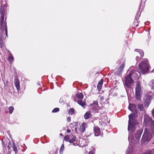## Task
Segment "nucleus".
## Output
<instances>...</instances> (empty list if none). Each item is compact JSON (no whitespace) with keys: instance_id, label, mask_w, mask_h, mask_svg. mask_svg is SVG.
Instances as JSON below:
<instances>
[{"instance_id":"obj_35","label":"nucleus","mask_w":154,"mask_h":154,"mask_svg":"<svg viewBox=\"0 0 154 154\" xmlns=\"http://www.w3.org/2000/svg\"><path fill=\"white\" fill-rule=\"evenodd\" d=\"M151 88L152 89L154 90V80L152 81Z\"/></svg>"},{"instance_id":"obj_42","label":"nucleus","mask_w":154,"mask_h":154,"mask_svg":"<svg viewBox=\"0 0 154 154\" xmlns=\"http://www.w3.org/2000/svg\"><path fill=\"white\" fill-rule=\"evenodd\" d=\"M138 58H139V57H137L136 58V60H137L138 59Z\"/></svg>"},{"instance_id":"obj_10","label":"nucleus","mask_w":154,"mask_h":154,"mask_svg":"<svg viewBox=\"0 0 154 154\" xmlns=\"http://www.w3.org/2000/svg\"><path fill=\"white\" fill-rule=\"evenodd\" d=\"M94 131L95 136H98L100 134L101 131L100 129L97 126H95L94 128Z\"/></svg>"},{"instance_id":"obj_12","label":"nucleus","mask_w":154,"mask_h":154,"mask_svg":"<svg viewBox=\"0 0 154 154\" xmlns=\"http://www.w3.org/2000/svg\"><path fill=\"white\" fill-rule=\"evenodd\" d=\"M5 47V42H4L3 36L2 35H0V48H2Z\"/></svg>"},{"instance_id":"obj_30","label":"nucleus","mask_w":154,"mask_h":154,"mask_svg":"<svg viewBox=\"0 0 154 154\" xmlns=\"http://www.w3.org/2000/svg\"><path fill=\"white\" fill-rule=\"evenodd\" d=\"M64 144H62L61 146L60 150V152H63V150H64Z\"/></svg>"},{"instance_id":"obj_2","label":"nucleus","mask_w":154,"mask_h":154,"mask_svg":"<svg viewBox=\"0 0 154 154\" xmlns=\"http://www.w3.org/2000/svg\"><path fill=\"white\" fill-rule=\"evenodd\" d=\"M139 70L143 74H145L148 72L149 66L148 65V60L145 59L139 64Z\"/></svg>"},{"instance_id":"obj_37","label":"nucleus","mask_w":154,"mask_h":154,"mask_svg":"<svg viewBox=\"0 0 154 154\" xmlns=\"http://www.w3.org/2000/svg\"><path fill=\"white\" fill-rule=\"evenodd\" d=\"M99 97H100V100L101 101H102L103 100L104 97L103 96H101L100 95Z\"/></svg>"},{"instance_id":"obj_7","label":"nucleus","mask_w":154,"mask_h":154,"mask_svg":"<svg viewBox=\"0 0 154 154\" xmlns=\"http://www.w3.org/2000/svg\"><path fill=\"white\" fill-rule=\"evenodd\" d=\"M128 108L129 109L131 112L135 114L137 113V111L136 109V105L135 104H129Z\"/></svg>"},{"instance_id":"obj_26","label":"nucleus","mask_w":154,"mask_h":154,"mask_svg":"<svg viewBox=\"0 0 154 154\" xmlns=\"http://www.w3.org/2000/svg\"><path fill=\"white\" fill-rule=\"evenodd\" d=\"M14 108L13 106H10L8 108V110L9 113L10 114H12L14 110Z\"/></svg>"},{"instance_id":"obj_11","label":"nucleus","mask_w":154,"mask_h":154,"mask_svg":"<svg viewBox=\"0 0 154 154\" xmlns=\"http://www.w3.org/2000/svg\"><path fill=\"white\" fill-rule=\"evenodd\" d=\"M14 84L17 90L19 91L20 89V82L17 78H15L14 79Z\"/></svg>"},{"instance_id":"obj_28","label":"nucleus","mask_w":154,"mask_h":154,"mask_svg":"<svg viewBox=\"0 0 154 154\" xmlns=\"http://www.w3.org/2000/svg\"><path fill=\"white\" fill-rule=\"evenodd\" d=\"M151 150L148 149L146 151L143 152L142 154H152Z\"/></svg>"},{"instance_id":"obj_33","label":"nucleus","mask_w":154,"mask_h":154,"mask_svg":"<svg viewBox=\"0 0 154 154\" xmlns=\"http://www.w3.org/2000/svg\"><path fill=\"white\" fill-rule=\"evenodd\" d=\"M8 82L7 80H6V82H4V85H5V87H8Z\"/></svg>"},{"instance_id":"obj_13","label":"nucleus","mask_w":154,"mask_h":154,"mask_svg":"<svg viewBox=\"0 0 154 154\" xmlns=\"http://www.w3.org/2000/svg\"><path fill=\"white\" fill-rule=\"evenodd\" d=\"M152 97L150 96H148L147 98L145 100L144 102L145 105L148 106L150 103L151 100L152 99Z\"/></svg>"},{"instance_id":"obj_41","label":"nucleus","mask_w":154,"mask_h":154,"mask_svg":"<svg viewBox=\"0 0 154 154\" xmlns=\"http://www.w3.org/2000/svg\"><path fill=\"white\" fill-rule=\"evenodd\" d=\"M60 135L61 136H63V135L62 133H60Z\"/></svg>"},{"instance_id":"obj_25","label":"nucleus","mask_w":154,"mask_h":154,"mask_svg":"<svg viewBox=\"0 0 154 154\" xmlns=\"http://www.w3.org/2000/svg\"><path fill=\"white\" fill-rule=\"evenodd\" d=\"M128 123H129V125H130L129 123L136 125L137 124V121L135 119H134L132 120H129L128 121Z\"/></svg>"},{"instance_id":"obj_16","label":"nucleus","mask_w":154,"mask_h":154,"mask_svg":"<svg viewBox=\"0 0 154 154\" xmlns=\"http://www.w3.org/2000/svg\"><path fill=\"white\" fill-rule=\"evenodd\" d=\"M8 60L10 64H12L14 60V57L11 53H10L9 54Z\"/></svg>"},{"instance_id":"obj_5","label":"nucleus","mask_w":154,"mask_h":154,"mask_svg":"<svg viewBox=\"0 0 154 154\" xmlns=\"http://www.w3.org/2000/svg\"><path fill=\"white\" fill-rule=\"evenodd\" d=\"M132 74V72H130L129 75H126L125 77V85L128 88H130L131 84L134 82V81L131 77V75Z\"/></svg>"},{"instance_id":"obj_9","label":"nucleus","mask_w":154,"mask_h":154,"mask_svg":"<svg viewBox=\"0 0 154 154\" xmlns=\"http://www.w3.org/2000/svg\"><path fill=\"white\" fill-rule=\"evenodd\" d=\"M84 97V95L82 93H78L76 94L74 97L75 101L81 99H82Z\"/></svg>"},{"instance_id":"obj_6","label":"nucleus","mask_w":154,"mask_h":154,"mask_svg":"<svg viewBox=\"0 0 154 154\" xmlns=\"http://www.w3.org/2000/svg\"><path fill=\"white\" fill-rule=\"evenodd\" d=\"M75 136L72 135L70 137L69 135H66L64 137V140L66 141H68L70 143H73L75 140Z\"/></svg>"},{"instance_id":"obj_32","label":"nucleus","mask_w":154,"mask_h":154,"mask_svg":"<svg viewBox=\"0 0 154 154\" xmlns=\"http://www.w3.org/2000/svg\"><path fill=\"white\" fill-rule=\"evenodd\" d=\"M8 146L7 147L8 148V149L9 150L11 149V141H9L8 143Z\"/></svg>"},{"instance_id":"obj_23","label":"nucleus","mask_w":154,"mask_h":154,"mask_svg":"<svg viewBox=\"0 0 154 154\" xmlns=\"http://www.w3.org/2000/svg\"><path fill=\"white\" fill-rule=\"evenodd\" d=\"M13 150L15 152V154H17V153H18V150L14 142L13 143Z\"/></svg>"},{"instance_id":"obj_34","label":"nucleus","mask_w":154,"mask_h":154,"mask_svg":"<svg viewBox=\"0 0 154 154\" xmlns=\"http://www.w3.org/2000/svg\"><path fill=\"white\" fill-rule=\"evenodd\" d=\"M2 147L3 148H5L6 147V145H5L4 141L2 140Z\"/></svg>"},{"instance_id":"obj_43","label":"nucleus","mask_w":154,"mask_h":154,"mask_svg":"<svg viewBox=\"0 0 154 154\" xmlns=\"http://www.w3.org/2000/svg\"><path fill=\"white\" fill-rule=\"evenodd\" d=\"M76 129H77V128H75V130H76Z\"/></svg>"},{"instance_id":"obj_36","label":"nucleus","mask_w":154,"mask_h":154,"mask_svg":"<svg viewBox=\"0 0 154 154\" xmlns=\"http://www.w3.org/2000/svg\"><path fill=\"white\" fill-rule=\"evenodd\" d=\"M66 121L68 122H70L71 121V117H67L66 118Z\"/></svg>"},{"instance_id":"obj_29","label":"nucleus","mask_w":154,"mask_h":154,"mask_svg":"<svg viewBox=\"0 0 154 154\" xmlns=\"http://www.w3.org/2000/svg\"><path fill=\"white\" fill-rule=\"evenodd\" d=\"M94 105H96L97 106H99L98 102L97 100L94 101L92 104H90V106H92Z\"/></svg>"},{"instance_id":"obj_31","label":"nucleus","mask_w":154,"mask_h":154,"mask_svg":"<svg viewBox=\"0 0 154 154\" xmlns=\"http://www.w3.org/2000/svg\"><path fill=\"white\" fill-rule=\"evenodd\" d=\"M60 109L58 108H54L52 111V112H56L59 111Z\"/></svg>"},{"instance_id":"obj_17","label":"nucleus","mask_w":154,"mask_h":154,"mask_svg":"<svg viewBox=\"0 0 154 154\" xmlns=\"http://www.w3.org/2000/svg\"><path fill=\"white\" fill-rule=\"evenodd\" d=\"M103 83V79H101L97 84V89L99 91H100L102 88Z\"/></svg>"},{"instance_id":"obj_8","label":"nucleus","mask_w":154,"mask_h":154,"mask_svg":"<svg viewBox=\"0 0 154 154\" xmlns=\"http://www.w3.org/2000/svg\"><path fill=\"white\" fill-rule=\"evenodd\" d=\"M125 66V63L124 62V63H122V65L120 66L117 69V70L115 72L116 74L118 75H120L121 73L123 72Z\"/></svg>"},{"instance_id":"obj_15","label":"nucleus","mask_w":154,"mask_h":154,"mask_svg":"<svg viewBox=\"0 0 154 154\" xmlns=\"http://www.w3.org/2000/svg\"><path fill=\"white\" fill-rule=\"evenodd\" d=\"M82 99H79V100L75 101L78 104L81 105L82 107L86 106V105L85 101H83Z\"/></svg>"},{"instance_id":"obj_27","label":"nucleus","mask_w":154,"mask_h":154,"mask_svg":"<svg viewBox=\"0 0 154 154\" xmlns=\"http://www.w3.org/2000/svg\"><path fill=\"white\" fill-rule=\"evenodd\" d=\"M5 34L6 36L7 37H8V31H7V22H5Z\"/></svg>"},{"instance_id":"obj_3","label":"nucleus","mask_w":154,"mask_h":154,"mask_svg":"<svg viewBox=\"0 0 154 154\" xmlns=\"http://www.w3.org/2000/svg\"><path fill=\"white\" fill-rule=\"evenodd\" d=\"M141 82L138 81L137 83L135 88V97L137 100H141Z\"/></svg>"},{"instance_id":"obj_1","label":"nucleus","mask_w":154,"mask_h":154,"mask_svg":"<svg viewBox=\"0 0 154 154\" xmlns=\"http://www.w3.org/2000/svg\"><path fill=\"white\" fill-rule=\"evenodd\" d=\"M143 123L146 126H149L150 129H145L143 134L141 140L142 143L148 142L154 135V121L151 118L147 117L144 119Z\"/></svg>"},{"instance_id":"obj_38","label":"nucleus","mask_w":154,"mask_h":154,"mask_svg":"<svg viewBox=\"0 0 154 154\" xmlns=\"http://www.w3.org/2000/svg\"><path fill=\"white\" fill-rule=\"evenodd\" d=\"M152 116H153V118L154 119V108L152 109Z\"/></svg>"},{"instance_id":"obj_22","label":"nucleus","mask_w":154,"mask_h":154,"mask_svg":"<svg viewBox=\"0 0 154 154\" xmlns=\"http://www.w3.org/2000/svg\"><path fill=\"white\" fill-rule=\"evenodd\" d=\"M68 113L70 115H72L75 113V110L73 108H70L68 111Z\"/></svg>"},{"instance_id":"obj_19","label":"nucleus","mask_w":154,"mask_h":154,"mask_svg":"<svg viewBox=\"0 0 154 154\" xmlns=\"http://www.w3.org/2000/svg\"><path fill=\"white\" fill-rule=\"evenodd\" d=\"M135 51L138 52L140 54V56L142 58L144 56V53L142 50L140 49H135L134 50Z\"/></svg>"},{"instance_id":"obj_21","label":"nucleus","mask_w":154,"mask_h":154,"mask_svg":"<svg viewBox=\"0 0 154 154\" xmlns=\"http://www.w3.org/2000/svg\"><path fill=\"white\" fill-rule=\"evenodd\" d=\"M86 124L85 122H83L82 124V127H81V131L82 133L84 132L85 130V126Z\"/></svg>"},{"instance_id":"obj_14","label":"nucleus","mask_w":154,"mask_h":154,"mask_svg":"<svg viewBox=\"0 0 154 154\" xmlns=\"http://www.w3.org/2000/svg\"><path fill=\"white\" fill-rule=\"evenodd\" d=\"M92 116L91 112L90 111H87L84 114V118L86 119H88L91 117Z\"/></svg>"},{"instance_id":"obj_40","label":"nucleus","mask_w":154,"mask_h":154,"mask_svg":"<svg viewBox=\"0 0 154 154\" xmlns=\"http://www.w3.org/2000/svg\"><path fill=\"white\" fill-rule=\"evenodd\" d=\"M67 132L68 133H69L71 132V130L69 129H68Z\"/></svg>"},{"instance_id":"obj_39","label":"nucleus","mask_w":154,"mask_h":154,"mask_svg":"<svg viewBox=\"0 0 154 154\" xmlns=\"http://www.w3.org/2000/svg\"><path fill=\"white\" fill-rule=\"evenodd\" d=\"M88 154H94V153L93 151H91L89 152Z\"/></svg>"},{"instance_id":"obj_4","label":"nucleus","mask_w":154,"mask_h":154,"mask_svg":"<svg viewBox=\"0 0 154 154\" xmlns=\"http://www.w3.org/2000/svg\"><path fill=\"white\" fill-rule=\"evenodd\" d=\"M6 10L4 7H2V6H1L0 8V14L1 17H0V29L1 30L3 27V23L5 13Z\"/></svg>"},{"instance_id":"obj_18","label":"nucleus","mask_w":154,"mask_h":154,"mask_svg":"<svg viewBox=\"0 0 154 154\" xmlns=\"http://www.w3.org/2000/svg\"><path fill=\"white\" fill-rule=\"evenodd\" d=\"M130 125H128V131L130 130H132L134 132V131L136 129L135 125H134L131 123H129Z\"/></svg>"},{"instance_id":"obj_20","label":"nucleus","mask_w":154,"mask_h":154,"mask_svg":"<svg viewBox=\"0 0 154 154\" xmlns=\"http://www.w3.org/2000/svg\"><path fill=\"white\" fill-rule=\"evenodd\" d=\"M136 114L135 113H131V114L129 115L128 116L129 120H132L134 119H135V115Z\"/></svg>"},{"instance_id":"obj_24","label":"nucleus","mask_w":154,"mask_h":154,"mask_svg":"<svg viewBox=\"0 0 154 154\" xmlns=\"http://www.w3.org/2000/svg\"><path fill=\"white\" fill-rule=\"evenodd\" d=\"M137 108L140 109V111H142L143 110V105L141 103H139L138 104Z\"/></svg>"}]
</instances>
